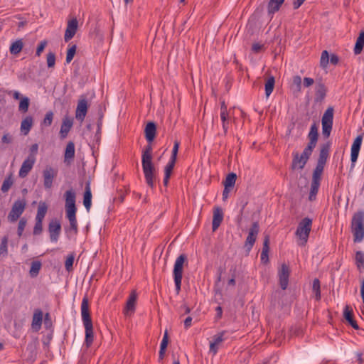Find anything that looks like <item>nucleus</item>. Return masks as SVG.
Wrapping results in <instances>:
<instances>
[{
	"mask_svg": "<svg viewBox=\"0 0 364 364\" xmlns=\"http://www.w3.org/2000/svg\"><path fill=\"white\" fill-rule=\"evenodd\" d=\"M352 232L355 242H360L364 239V213L357 212L354 214L351 223Z\"/></svg>",
	"mask_w": 364,
	"mask_h": 364,
	"instance_id": "5",
	"label": "nucleus"
},
{
	"mask_svg": "<svg viewBox=\"0 0 364 364\" xmlns=\"http://www.w3.org/2000/svg\"><path fill=\"white\" fill-rule=\"evenodd\" d=\"M324 165L317 164L312 174V181L320 182L321 180V175L323 173Z\"/></svg>",
	"mask_w": 364,
	"mask_h": 364,
	"instance_id": "37",
	"label": "nucleus"
},
{
	"mask_svg": "<svg viewBox=\"0 0 364 364\" xmlns=\"http://www.w3.org/2000/svg\"><path fill=\"white\" fill-rule=\"evenodd\" d=\"M309 141L306 149L312 151L316 146L317 140H318V129L316 124L311 125L310 128V131L308 135Z\"/></svg>",
	"mask_w": 364,
	"mask_h": 364,
	"instance_id": "20",
	"label": "nucleus"
},
{
	"mask_svg": "<svg viewBox=\"0 0 364 364\" xmlns=\"http://www.w3.org/2000/svg\"><path fill=\"white\" fill-rule=\"evenodd\" d=\"M168 343V332L166 330L164 332V335L163 336L162 341L160 344V349H161L162 350H166Z\"/></svg>",
	"mask_w": 364,
	"mask_h": 364,
	"instance_id": "54",
	"label": "nucleus"
},
{
	"mask_svg": "<svg viewBox=\"0 0 364 364\" xmlns=\"http://www.w3.org/2000/svg\"><path fill=\"white\" fill-rule=\"evenodd\" d=\"M42 321L43 312L40 309H37L34 311L31 322V328L34 331H38L41 329Z\"/></svg>",
	"mask_w": 364,
	"mask_h": 364,
	"instance_id": "21",
	"label": "nucleus"
},
{
	"mask_svg": "<svg viewBox=\"0 0 364 364\" xmlns=\"http://www.w3.org/2000/svg\"><path fill=\"white\" fill-rule=\"evenodd\" d=\"M36 157L33 156H28V157L23 161L21 166L18 171V176L20 178H25L28 176V173L32 170L35 163Z\"/></svg>",
	"mask_w": 364,
	"mask_h": 364,
	"instance_id": "12",
	"label": "nucleus"
},
{
	"mask_svg": "<svg viewBox=\"0 0 364 364\" xmlns=\"http://www.w3.org/2000/svg\"><path fill=\"white\" fill-rule=\"evenodd\" d=\"M363 142V136L361 134L357 136L354 139L350 149V161L352 164H354L359 155L360 149Z\"/></svg>",
	"mask_w": 364,
	"mask_h": 364,
	"instance_id": "15",
	"label": "nucleus"
},
{
	"mask_svg": "<svg viewBox=\"0 0 364 364\" xmlns=\"http://www.w3.org/2000/svg\"><path fill=\"white\" fill-rule=\"evenodd\" d=\"M81 317L85 327V343L87 347H90L94 340V332L92 319L89 311V302L87 297H84L81 303Z\"/></svg>",
	"mask_w": 364,
	"mask_h": 364,
	"instance_id": "2",
	"label": "nucleus"
},
{
	"mask_svg": "<svg viewBox=\"0 0 364 364\" xmlns=\"http://www.w3.org/2000/svg\"><path fill=\"white\" fill-rule=\"evenodd\" d=\"M26 206V203L24 199H19L16 200L12 205L11 211L9 213V221L11 223L16 222L23 213Z\"/></svg>",
	"mask_w": 364,
	"mask_h": 364,
	"instance_id": "9",
	"label": "nucleus"
},
{
	"mask_svg": "<svg viewBox=\"0 0 364 364\" xmlns=\"http://www.w3.org/2000/svg\"><path fill=\"white\" fill-rule=\"evenodd\" d=\"M223 220V210L219 207L215 208L214 210H213V223H212L213 231H215L219 228Z\"/></svg>",
	"mask_w": 364,
	"mask_h": 364,
	"instance_id": "22",
	"label": "nucleus"
},
{
	"mask_svg": "<svg viewBox=\"0 0 364 364\" xmlns=\"http://www.w3.org/2000/svg\"><path fill=\"white\" fill-rule=\"evenodd\" d=\"M259 231V225L257 222H255L249 230L248 235H247V237L246 238V241H245V245L247 248L248 250H250L252 248V247L256 241Z\"/></svg>",
	"mask_w": 364,
	"mask_h": 364,
	"instance_id": "13",
	"label": "nucleus"
},
{
	"mask_svg": "<svg viewBox=\"0 0 364 364\" xmlns=\"http://www.w3.org/2000/svg\"><path fill=\"white\" fill-rule=\"evenodd\" d=\"M46 46H47V41H46L44 40V41H41L40 43L38 46V47H37L36 55L37 56H40L41 55L42 52L43 51V50L45 49Z\"/></svg>",
	"mask_w": 364,
	"mask_h": 364,
	"instance_id": "55",
	"label": "nucleus"
},
{
	"mask_svg": "<svg viewBox=\"0 0 364 364\" xmlns=\"http://www.w3.org/2000/svg\"><path fill=\"white\" fill-rule=\"evenodd\" d=\"M75 144L73 141H69L67 144L65 154H64V161L65 163L69 164L73 160L75 157Z\"/></svg>",
	"mask_w": 364,
	"mask_h": 364,
	"instance_id": "26",
	"label": "nucleus"
},
{
	"mask_svg": "<svg viewBox=\"0 0 364 364\" xmlns=\"http://www.w3.org/2000/svg\"><path fill=\"white\" fill-rule=\"evenodd\" d=\"M316 91V100L317 102H321L324 100L326 95V87L322 82H318L315 88Z\"/></svg>",
	"mask_w": 364,
	"mask_h": 364,
	"instance_id": "31",
	"label": "nucleus"
},
{
	"mask_svg": "<svg viewBox=\"0 0 364 364\" xmlns=\"http://www.w3.org/2000/svg\"><path fill=\"white\" fill-rule=\"evenodd\" d=\"M65 210L66 217L70 225L65 228L68 235H76L78 232L77 222L76 219L77 208L75 206V193L70 189L65 192Z\"/></svg>",
	"mask_w": 364,
	"mask_h": 364,
	"instance_id": "1",
	"label": "nucleus"
},
{
	"mask_svg": "<svg viewBox=\"0 0 364 364\" xmlns=\"http://www.w3.org/2000/svg\"><path fill=\"white\" fill-rule=\"evenodd\" d=\"M73 126V120L68 118L63 119L60 134L62 138H65Z\"/></svg>",
	"mask_w": 364,
	"mask_h": 364,
	"instance_id": "32",
	"label": "nucleus"
},
{
	"mask_svg": "<svg viewBox=\"0 0 364 364\" xmlns=\"http://www.w3.org/2000/svg\"><path fill=\"white\" fill-rule=\"evenodd\" d=\"M53 119V113L51 111L48 112L42 122L41 125L49 127L51 125Z\"/></svg>",
	"mask_w": 364,
	"mask_h": 364,
	"instance_id": "47",
	"label": "nucleus"
},
{
	"mask_svg": "<svg viewBox=\"0 0 364 364\" xmlns=\"http://www.w3.org/2000/svg\"><path fill=\"white\" fill-rule=\"evenodd\" d=\"M289 268L283 264L279 271V284L282 289H286L289 283Z\"/></svg>",
	"mask_w": 364,
	"mask_h": 364,
	"instance_id": "18",
	"label": "nucleus"
},
{
	"mask_svg": "<svg viewBox=\"0 0 364 364\" xmlns=\"http://www.w3.org/2000/svg\"><path fill=\"white\" fill-rule=\"evenodd\" d=\"M320 183H321L320 182L311 181L310 191H309V200L310 201H314L316 199V195L318 192Z\"/></svg>",
	"mask_w": 364,
	"mask_h": 364,
	"instance_id": "35",
	"label": "nucleus"
},
{
	"mask_svg": "<svg viewBox=\"0 0 364 364\" xmlns=\"http://www.w3.org/2000/svg\"><path fill=\"white\" fill-rule=\"evenodd\" d=\"M76 49H77V46L76 45H73L72 46H70L68 51H67V54H66V63H70L72 60L74 58V55L76 53Z\"/></svg>",
	"mask_w": 364,
	"mask_h": 364,
	"instance_id": "45",
	"label": "nucleus"
},
{
	"mask_svg": "<svg viewBox=\"0 0 364 364\" xmlns=\"http://www.w3.org/2000/svg\"><path fill=\"white\" fill-rule=\"evenodd\" d=\"M312 290L315 294V297L317 301L321 299V291H320V282L318 279H315L313 281Z\"/></svg>",
	"mask_w": 364,
	"mask_h": 364,
	"instance_id": "44",
	"label": "nucleus"
},
{
	"mask_svg": "<svg viewBox=\"0 0 364 364\" xmlns=\"http://www.w3.org/2000/svg\"><path fill=\"white\" fill-rule=\"evenodd\" d=\"M1 142L4 144H9L11 142V136L9 134H4L1 138Z\"/></svg>",
	"mask_w": 364,
	"mask_h": 364,
	"instance_id": "60",
	"label": "nucleus"
},
{
	"mask_svg": "<svg viewBox=\"0 0 364 364\" xmlns=\"http://www.w3.org/2000/svg\"><path fill=\"white\" fill-rule=\"evenodd\" d=\"M55 64V55L53 52H50L47 55V65L48 68H53Z\"/></svg>",
	"mask_w": 364,
	"mask_h": 364,
	"instance_id": "50",
	"label": "nucleus"
},
{
	"mask_svg": "<svg viewBox=\"0 0 364 364\" xmlns=\"http://www.w3.org/2000/svg\"><path fill=\"white\" fill-rule=\"evenodd\" d=\"M176 161L169 160L168 163L166 164L164 168V175L171 176L173 169L174 168Z\"/></svg>",
	"mask_w": 364,
	"mask_h": 364,
	"instance_id": "48",
	"label": "nucleus"
},
{
	"mask_svg": "<svg viewBox=\"0 0 364 364\" xmlns=\"http://www.w3.org/2000/svg\"><path fill=\"white\" fill-rule=\"evenodd\" d=\"M275 80L273 76L268 77L265 82L264 89H265V95L267 97H269V95L273 92L274 87Z\"/></svg>",
	"mask_w": 364,
	"mask_h": 364,
	"instance_id": "38",
	"label": "nucleus"
},
{
	"mask_svg": "<svg viewBox=\"0 0 364 364\" xmlns=\"http://www.w3.org/2000/svg\"><path fill=\"white\" fill-rule=\"evenodd\" d=\"M269 237L267 235L264 237L262 252H269Z\"/></svg>",
	"mask_w": 364,
	"mask_h": 364,
	"instance_id": "58",
	"label": "nucleus"
},
{
	"mask_svg": "<svg viewBox=\"0 0 364 364\" xmlns=\"http://www.w3.org/2000/svg\"><path fill=\"white\" fill-rule=\"evenodd\" d=\"M23 42L22 39H17L14 41L9 48V51L11 54L17 55L23 49Z\"/></svg>",
	"mask_w": 364,
	"mask_h": 364,
	"instance_id": "34",
	"label": "nucleus"
},
{
	"mask_svg": "<svg viewBox=\"0 0 364 364\" xmlns=\"http://www.w3.org/2000/svg\"><path fill=\"white\" fill-rule=\"evenodd\" d=\"M225 332L222 331L217 335H215L213 338V341L210 343V352L213 353V355H216L218 351V346L224 341Z\"/></svg>",
	"mask_w": 364,
	"mask_h": 364,
	"instance_id": "23",
	"label": "nucleus"
},
{
	"mask_svg": "<svg viewBox=\"0 0 364 364\" xmlns=\"http://www.w3.org/2000/svg\"><path fill=\"white\" fill-rule=\"evenodd\" d=\"M83 204L86 210L89 211L92 204V193L89 184H87L85 187L83 197Z\"/></svg>",
	"mask_w": 364,
	"mask_h": 364,
	"instance_id": "33",
	"label": "nucleus"
},
{
	"mask_svg": "<svg viewBox=\"0 0 364 364\" xmlns=\"http://www.w3.org/2000/svg\"><path fill=\"white\" fill-rule=\"evenodd\" d=\"M312 152V151H310L306 148L304 149L301 154L297 152H294L292 154L293 159L291 162V168L293 170H302L309 159Z\"/></svg>",
	"mask_w": 364,
	"mask_h": 364,
	"instance_id": "8",
	"label": "nucleus"
},
{
	"mask_svg": "<svg viewBox=\"0 0 364 364\" xmlns=\"http://www.w3.org/2000/svg\"><path fill=\"white\" fill-rule=\"evenodd\" d=\"M230 109L228 110V107L225 102H221L220 117L222 122V127L224 132V135H226L229 129L230 122L232 116Z\"/></svg>",
	"mask_w": 364,
	"mask_h": 364,
	"instance_id": "11",
	"label": "nucleus"
},
{
	"mask_svg": "<svg viewBox=\"0 0 364 364\" xmlns=\"http://www.w3.org/2000/svg\"><path fill=\"white\" fill-rule=\"evenodd\" d=\"M29 107V99L27 97H23L19 102L18 109L23 113L28 112Z\"/></svg>",
	"mask_w": 364,
	"mask_h": 364,
	"instance_id": "43",
	"label": "nucleus"
},
{
	"mask_svg": "<svg viewBox=\"0 0 364 364\" xmlns=\"http://www.w3.org/2000/svg\"><path fill=\"white\" fill-rule=\"evenodd\" d=\"M47 210H48V206L46 204V203L41 202L39 203V205H38V211H37V215L36 216V220H43V219H44V218L46 216V214L47 213Z\"/></svg>",
	"mask_w": 364,
	"mask_h": 364,
	"instance_id": "40",
	"label": "nucleus"
},
{
	"mask_svg": "<svg viewBox=\"0 0 364 364\" xmlns=\"http://www.w3.org/2000/svg\"><path fill=\"white\" fill-rule=\"evenodd\" d=\"M269 252H262L261 253V261L263 263H267L269 261Z\"/></svg>",
	"mask_w": 364,
	"mask_h": 364,
	"instance_id": "64",
	"label": "nucleus"
},
{
	"mask_svg": "<svg viewBox=\"0 0 364 364\" xmlns=\"http://www.w3.org/2000/svg\"><path fill=\"white\" fill-rule=\"evenodd\" d=\"M331 143L328 141L321 145L317 164L325 165L329 155Z\"/></svg>",
	"mask_w": 364,
	"mask_h": 364,
	"instance_id": "24",
	"label": "nucleus"
},
{
	"mask_svg": "<svg viewBox=\"0 0 364 364\" xmlns=\"http://www.w3.org/2000/svg\"><path fill=\"white\" fill-rule=\"evenodd\" d=\"M56 171L51 167H47L43 171V184L46 188L50 189L53 186Z\"/></svg>",
	"mask_w": 364,
	"mask_h": 364,
	"instance_id": "17",
	"label": "nucleus"
},
{
	"mask_svg": "<svg viewBox=\"0 0 364 364\" xmlns=\"http://www.w3.org/2000/svg\"><path fill=\"white\" fill-rule=\"evenodd\" d=\"M7 245H8V239L6 237H4L1 240V242L0 245V256H6L8 253L7 250Z\"/></svg>",
	"mask_w": 364,
	"mask_h": 364,
	"instance_id": "46",
	"label": "nucleus"
},
{
	"mask_svg": "<svg viewBox=\"0 0 364 364\" xmlns=\"http://www.w3.org/2000/svg\"><path fill=\"white\" fill-rule=\"evenodd\" d=\"M293 82L298 87L300 88L301 87V78L300 76L299 75H296L293 78Z\"/></svg>",
	"mask_w": 364,
	"mask_h": 364,
	"instance_id": "62",
	"label": "nucleus"
},
{
	"mask_svg": "<svg viewBox=\"0 0 364 364\" xmlns=\"http://www.w3.org/2000/svg\"><path fill=\"white\" fill-rule=\"evenodd\" d=\"M312 228V220L309 218H303L297 226L295 235L297 237V244L304 247L306 245Z\"/></svg>",
	"mask_w": 364,
	"mask_h": 364,
	"instance_id": "4",
	"label": "nucleus"
},
{
	"mask_svg": "<svg viewBox=\"0 0 364 364\" xmlns=\"http://www.w3.org/2000/svg\"><path fill=\"white\" fill-rule=\"evenodd\" d=\"M329 60L328 53L326 50H323L321 53V64L323 65H326Z\"/></svg>",
	"mask_w": 364,
	"mask_h": 364,
	"instance_id": "56",
	"label": "nucleus"
},
{
	"mask_svg": "<svg viewBox=\"0 0 364 364\" xmlns=\"http://www.w3.org/2000/svg\"><path fill=\"white\" fill-rule=\"evenodd\" d=\"M314 82V80L313 78L311 77H304V86L306 87H309L311 86Z\"/></svg>",
	"mask_w": 364,
	"mask_h": 364,
	"instance_id": "59",
	"label": "nucleus"
},
{
	"mask_svg": "<svg viewBox=\"0 0 364 364\" xmlns=\"http://www.w3.org/2000/svg\"><path fill=\"white\" fill-rule=\"evenodd\" d=\"M26 220L24 218L20 219L18 225V235L21 237L23 234L24 228L26 225Z\"/></svg>",
	"mask_w": 364,
	"mask_h": 364,
	"instance_id": "53",
	"label": "nucleus"
},
{
	"mask_svg": "<svg viewBox=\"0 0 364 364\" xmlns=\"http://www.w3.org/2000/svg\"><path fill=\"white\" fill-rule=\"evenodd\" d=\"M156 125L154 122H149L145 127V136L149 142H151L156 136Z\"/></svg>",
	"mask_w": 364,
	"mask_h": 364,
	"instance_id": "28",
	"label": "nucleus"
},
{
	"mask_svg": "<svg viewBox=\"0 0 364 364\" xmlns=\"http://www.w3.org/2000/svg\"><path fill=\"white\" fill-rule=\"evenodd\" d=\"M43 229V220H36L35 226L33 228V234L39 235L41 233Z\"/></svg>",
	"mask_w": 364,
	"mask_h": 364,
	"instance_id": "52",
	"label": "nucleus"
},
{
	"mask_svg": "<svg viewBox=\"0 0 364 364\" xmlns=\"http://www.w3.org/2000/svg\"><path fill=\"white\" fill-rule=\"evenodd\" d=\"M14 182V177L13 175L11 173L9 176H7L4 180L1 187V191L3 193H7L9 190L11 188V187L13 186Z\"/></svg>",
	"mask_w": 364,
	"mask_h": 364,
	"instance_id": "36",
	"label": "nucleus"
},
{
	"mask_svg": "<svg viewBox=\"0 0 364 364\" xmlns=\"http://www.w3.org/2000/svg\"><path fill=\"white\" fill-rule=\"evenodd\" d=\"M137 299V294L135 291H132L127 301L125 308L124 309V314L129 315L134 313L135 311V305Z\"/></svg>",
	"mask_w": 364,
	"mask_h": 364,
	"instance_id": "19",
	"label": "nucleus"
},
{
	"mask_svg": "<svg viewBox=\"0 0 364 364\" xmlns=\"http://www.w3.org/2000/svg\"><path fill=\"white\" fill-rule=\"evenodd\" d=\"M78 28V21L76 18L69 20L65 29L64 40L65 42L69 41L75 35Z\"/></svg>",
	"mask_w": 364,
	"mask_h": 364,
	"instance_id": "14",
	"label": "nucleus"
},
{
	"mask_svg": "<svg viewBox=\"0 0 364 364\" xmlns=\"http://www.w3.org/2000/svg\"><path fill=\"white\" fill-rule=\"evenodd\" d=\"M343 316L348 323L355 329L358 328V326L353 319V309L348 305H346L343 309Z\"/></svg>",
	"mask_w": 364,
	"mask_h": 364,
	"instance_id": "27",
	"label": "nucleus"
},
{
	"mask_svg": "<svg viewBox=\"0 0 364 364\" xmlns=\"http://www.w3.org/2000/svg\"><path fill=\"white\" fill-rule=\"evenodd\" d=\"M364 47V31L360 32L358 37L356 39L355 44L353 48L355 55H359L363 51Z\"/></svg>",
	"mask_w": 364,
	"mask_h": 364,
	"instance_id": "30",
	"label": "nucleus"
},
{
	"mask_svg": "<svg viewBox=\"0 0 364 364\" xmlns=\"http://www.w3.org/2000/svg\"><path fill=\"white\" fill-rule=\"evenodd\" d=\"M334 109L328 107L321 117L322 134L325 138L331 135L333 124Z\"/></svg>",
	"mask_w": 364,
	"mask_h": 364,
	"instance_id": "7",
	"label": "nucleus"
},
{
	"mask_svg": "<svg viewBox=\"0 0 364 364\" xmlns=\"http://www.w3.org/2000/svg\"><path fill=\"white\" fill-rule=\"evenodd\" d=\"M41 268V263L40 261H33L31 263V269L29 271L30 275L32 277H36L39 274Z\"/></svg>",
	"mask_w": 364,
	"mask_h": 364,
	"instance_id": "42",
	"label": "nucleus"
},
{
	"mask_svg": "<svg viewBox=\"0 0 364 364\" xmlns=\"http://www.w3.org/2000/svg\"><path fill=\"white\" fill-rule=\"evenodd\" d=\"M151 147L148 146L144 150L141 156V164L143 173L147 185L153 188L154 186L155 168L152 162Z\"/></svg>",
	"mask_w": 364,
	"mask_h": 364,
	"instance_id": "3",
	"label": "nucleus"
},
{
	"mask_svg": "<svg viewBox=\"0 0 364 364\" xmlns=\"http://www.w3.org/2000/svg\"><path fill=\"white\" fill-rule=\"evenodd\" d=\"M262 46L259 43H255L252 46V50L255 52L258 53L262 49Z\"/></svg>",
	"mask_w": 364,
	"mask_h": 364,
	"instance_id": "63",
	"label": "nucleus"
},
{
	"mask_svg": "<svg viewBox=\"0 0 364 364\" xmlns=\"http://www.w3.org/2000/svg\"><path fill=\"white\" fill-rule=\"evenodd\" d=\"M30 154L28 156H33V157H36L38 151V144H33L31 146L30 149Z\"/></svg>",
	"mask_w": 364,
	"mask_h": 364,
	"instance_id": "57",
	"label": "nucleus"
},
{
	"mask_svg": "<svg viewBox=\"0 0 364 364\" xmlns=\"http://www.w3.org/2000/svg\"><path fill=\"white\" fill-rule=\"evenodd\" d=\"M61 230V225L59 221L52 220L49 223L48 232L50 235V241L52 242H57Z\"/></svg>",
	"mask_w": 364,
	"mask_h": 364,
	"instance_id": "16",
	"label": "nucleus"
},
{
	"mask_svg": "<svg viewBox=\"0 0 364 364\" xmlns=\"http://www.w3.org/2000/svg\"><path fill=\"white\" fill-rule=\"evenodd\" d=\"M180 143L178 141H175L172 149L171 156L170 160L176 161L177 154L179 149Z\"/></svg>",
	"mask_w": 364,
	"mask_h": 364,
	"instance_id": "51",
	"label": "nucleus"
},
{
	"mask_svg": "<svg viewBox=\"0 0 364 364\" xmlns=\"http://www.w3.org/2000/svg\"><path fill=\"white\" fill-rule=\"evenodd\" d=\"M74 259L75 257L73 255H70L68 256L65 262V267L68 272H70L72 270Z\"/></svg>",
	"mask_w": 364,
	"mask_h": 364,
	"instance_id": "49",
	"label": "nucleus"
},
{
	"mask_svg": "<svg viewBox=\"0 0 364 364\" xmlns=\"http://www.w3.org/2000/svg\"><path fill=\"white\" fill-rule=\"evenodd\" d=\"M355 264L358 270L362 272L364 271V252L357 251L355 253Z\"/></svg>",
	"mask_w": 364,
	"mask_h": 364,
	"instance_id": "39",
	"label": "nucleus"
},
{
	"mask_svg": "<svg viewBox=\"0 0 364 364\" xmlns=\"http://www.w3.org/2000/svg\"><path fill=\"white\" fill-rule=\"evenodd\" d=\"M186 260H187L186 255L184 254H182V255H180L176 258L175 263H174L173 276L176 294H179V292L181 291V281H182V277H183V268L184 263L186 262Z\"/></svg>",
	"mask_w": 364,
	"mask_h": 364,
	"instance_id": "6",
	"label": "nucleus"
},
{
	"mask_svg": "<svg viewBox=\"0 0 364 364\" xmlns=\"http://www.w3.org/2000/svg\"><path fill=\"white\" fill-rule=\"evenodd\" d=\"M284 0H269L267 5V11L270 15H273L277 12L281 6L284 4Z\"/></svg>",
	"mask_w": 364,
	"mask_h": 364,
	"instance_id": "29",
	"label": "nucleus"
},
{
	"mask_svg": "<svg viewBox=\"0 0 364 364\" xmlns=\"http://www.w3.org/2000/svg\"><path fill=\"white\" fill-rule=\"evenodd\" d=\"M88 102L85 95H81L75 110V118L82 122L86 117L88 109Z\"/></svg>",
	"mask_w": 364,
	"mask_h": 364,
	"instance_id": "10",
	"label": "nucleus"
},
{
	"mask_svg": "<svg viewBox=\"0 0 364 364\" xmlns=\"http://www.w3.org/2000/svg\"><path fill=\"white\" fill-rule=\"evenodd\" d=\"M33 124V119L31 116H26L21 123V132L24 136H26L30 132Z\"/></svg>",
	"mask_w": 364,
	"mask_h": 364,
	"instance_id": "25",
	"label": "nucleus"
},
{
	"mask_svg": "<svg viewBox=\"0 0 364 364\" xmlns=\"http://www.w3.org/2000/svg\"><path fill=\"white\" fill-rule=\"evenodd\" d=\"M306 0H293V7L294 9H299Z\"/></svg>",
	"mask_w": 364,
	"mask_h": 364,
	"instance_id": "61",
	"label": "nucleus"
},
{
	"mask_svg": "<svg viewBox=\"0 0 364 364\" xmlns=\"http://www.w3.org/2000/svg\"><path fill=\"white\" fill-rule=\"evenodd\" d=\"M237 176L234 173H229L224 181V186L232 189L236 181Z\"/></svg>",
	"mask_w": 364,
	"mask_h": 364,
	"instance_id": "41",
	"label": "nucleus"
}]
</instances>
